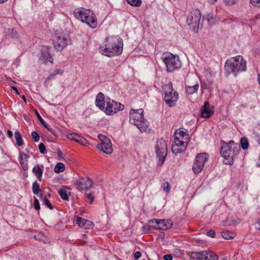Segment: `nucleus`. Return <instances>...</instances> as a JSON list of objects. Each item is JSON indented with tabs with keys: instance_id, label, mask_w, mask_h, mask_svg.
Listing matches in <instances>:
<instances>
[{
	"instance_id": "a19ab883",
	"label": "nucleus",
	"mask_w": 260,
	"mask_h": 260,
	"mask_svg": "<svg viewBox=\"0 0 260 260\" xmlns=\"http://www.w3.org/2000/svg\"><path fill=\"white\" fill-rule=\"evenodd\" d=\"M39 149L40 152L42 154H45L47 153V151L46 150V147L45 145L43 143H41L39 145Z\"/></svg>"
},
{
	"instance_id": "bf43d9fd",
	"label": "nucleus",
	"mask_w": 260,
	"mask_h": 260,
	"mask_svg": "<svg viewBox=\"0 0 260 260\" xmlns=\"http://www.w3.org/2000/svg\"><path fill=\"white\" fill-rule=\"evenodd\" d=\"M12 89H13L14 90H15V91L16 92V93L18 94H19V92H18V90H17V89L16 88V87H14V86H12L11 87Z\"/></svg>"
},
{
	"instance_id": "4d7b16f0",
	"label": "nucleus",
	"mask_w": 260,
	"mask_h": 260,
	"mask_svg": "<svg viewBox=\"0 0 260 260\" xmlns=\"http://www.w3.org/2000/svg\"><path fill=\"white\" fill-rule=\"evenodd\" d=\"M8 136L9 138H11L13 136V133L10 130H8L7 132Z\"/></svg>"
},
{
	"instance_id": "473e14b6",
	"label": "nucleus",
	"mask_w": 260,
	"mask_h": 260,
	"mask_svg": "<svg viewBox=\"0 0 260 260\" xmlns=\"http://www.w3.org/2000/svg\"><path fill=\"white\" fill-rule=\"evenodd\" d=\"M235 234L234 233L229 231H223L222 233V237L226 240L233 239L235 237Z\"/></svg>"
},
{
	"instance_id": "1a4fd4ad",
	"label": "nucleus",
	"mask_w": 260,
	"mask_h": 260,
	"mask_svg": "<svg viewBox=\"0 0 260 260\" xmlns=\"http://www.w3.org/2000/svg\"><path fill=\"white\" fill-rule=\"evenodd\" d=\"M124 108L123 105L116 102L110 99H106V106L103 110L107 115H113L117 113L119 110H122Z\"/></svg>"
},
{
	"instance_id": "aec40b11",
	"label": "nucleus",
	"mask_w": 260,
	"mask_h": 260,
	"mask_svg": "<svg viewBox=\"0 0 260 260\" xmlns=\"http://www.w3.org/2000/svg\"><path fill=\"white\" fill-rule=\"evenodd\" d=\"M76 221L79 226L86 229H89L93 226L92 222L89 220L82 218L80 217H77Z\"/></svg>"
},
{
	"instance_id": "72a5a7b5",
	"label": "nucleus",
	"mask_w": 260,
	"mask_h": 260,
	"mask_svg": "<svg viewBox=\"0 0 260 260\" xmlns=\"http://www.w3.org/2000/svg\"><path fill=\"white\" fill-rule=\"evenodd\" d=\"M158 219H153L148 221V226L153 229H158Z\"/></svg>"
},
{
	"instance_id": "20e7f679",
	"label": "nucleus",
	"mask_w": 260,
	"mask_h": 260,
	"mask_svg": "<svg viewBox=\"0 0 260 260\" xmlns=\"http://www.w3.org/2000/svg\"><path fill=\"white\" fill-rule=\"evenodd\" d=\"M189 140V136L186 132L177 130L175 133L174 144L172 146L173 153L177 154L184 151Z\"/></svg>"
},
{
	"instance_id": "5fc2aeb1",
	"label": "nucleus",
	"mask_w": 260,
	"mask_h": 260,
	"mask_svg": "<svg viewBox=\"0 0 260 260\" xmlns=\"http://www.w3.org/2000/svg\"><path fill=\"white\" fill-rule=\"evenodd\" d=\"M55 76V75L53 73H52L48 76L47 80H51L52 79L54 78Z\"/></svg>"
},
{
	"instance_id": "423d86ee",
	"label": "nucleus",
	"mask_w": 260,
	"mask_h": 260,
	"mask_svg": "<svg viewBox=\"0 0 260 260\" xmlns=\"http://www.w3.org/2000/svg\"><path fill=\"white\" fill-rule=\"evenodd\" d=\"M163 61L166 64L167 71L168 72H174L181 66L178 56L172 54H166L163 59Z\"/></svg>"
},
{
	"instance_id": "39448f33",
	"label": "nucleus",
	"mask_w": 260,
	"mask_h": 260,
	"mask_svg": "<svg viewBox=\"0 0 260 260\" xmlns=\"http://www.w3.org/2000/svg\"><path fill=\"white\" fill-rule=\"evenodd\" d=\"M163 88L166 103L170 107L174 106L178 100L179 95L176 91L174 90L172 83H169L165 85Z\"/></svg>"
},
{
	"instance_id": "e2e57ef3",
	"label": "nucleus",
	"mask_w": 260,
	"mask_h": 260,
	"mask_svg": "<svg viewBox=\"0 0 260 260\" xmlns=\"http://www.w3.org/2000/svg\"><path fill=\"white\" fill-rule=\"evenodd\" d=\"M258 83H259V84H260V74H258Z\"/></svg>"
},
{
	"instance_id": "a18cd8bd",
	"label": "nucleus",
	"mask_w": 260,
	"mask_h": 260,
	"mask_svg": "<svg viewBox=\"0 0 260 260\" xmlns=\"http://www.w3.org/2000/svg\"><path fill=\"white\" fill-rule=\"evenodd\" d=\"M250 3L254 6L260 7V0H250Z\"/></svg>"
},
{
	"instance_id": "f257e3e1",
	"label": "nucleus",
	"mask_w": 260,
	"mask_h": 260,
	"mask_svg": "<svg viewBox=\"0 0 260 260\" xmlns=\"http://www.w3.org/2000/svg\"><path fill=\"white\" fill-rule=\"evenodd\" d=\"M123 49V41L119 36H111L106 39L105 44L100 47V52L108 57L119 55Z\"/></svg>"
},
{
	"instance_id": "c9c22d12",
	"label": "nucleus",
	"mask_w": 260,
	"mask_h": 260,
	"mask_svg": "<svg viewBox=\"0 0 260 260\" xmlns=\"http://www.w3.org/2000/svg\"><path fill=\"white\" fill-rule=\"evenodd\" d=\"M128 4L135 7H139L142 4L141 0H126Z\"/></svg>"
},
{
	"instance_id": "dca6fc26",
	"label": "nucleus",
	"mask_w": 260,
	"mask_h": 260,
	"mask_svg": "<svg viewBox=\"0 0 260 260\" xmlns=\"http://www.w3.org/2000/svg\"><path fill=\"white\" fill-rule=\"evenodd\" d=\"M213 113V109L211 107L209 103L208 102H205L201 109V116L205 118H208L211 116Z\"/></svg>"
},
{
	"instance_id": "9d476101",
	"label": "nucleus",
	"mask_w": 260,
	"mask_h": 260,
	"mask_svg": "<svg viewBox=\"0 0 260 260\" xmlns=\"http://www.w3.org/2000/svg\"><path fill=\"white\" fill-rule=\"evenodd\" d=\"M98 138L101 141V143L97 145V148L107 154H111L113 148L110 139L102 134L99 135Z\"/></svg>"
},
{
	"instance_id": "f3484780",
	"label": "nucleus",
	"mask_w": 260,
	"mask_h": 260,
	"mask_svg": "<svg viewBox=\"0 0 260 260\" xmlns=\"http://www.w3.org/2000/svg\"><path fill=\"white\" fill-rule=\"evenodd\" d=\"M67 137L69 139L74 141L83 145L86 144L87 143V140L85 138L76 133L68 134Z\"/></svg>"
},
{
	"instance_id": "5701e85b",
	"label": "nucleus",
	"mask_w": 260,
	"mask_h": 260,
	"mask_svg": "<svg viewBox=\"0 0 260 260\" xmlns=\"http://www.w3.org/2000/svg\"><path fill=\"white\" fill-rule=\"evenodd\" d=\"M158 224V229L167 230L172 227L173 223L170 219H159Z\"/></svg>"
},
{
	"instance_id": "2f4dec72",
	"label": "nucleus",
	"mask_w": 260,
	"mask_h": 260,
	"mask_svg": "<svg viewBox=\"0 0 260 260\" xmlns=\"http://www.w3.org/2000/svg\"><path fill=\"white\" fill-rule=\"evenodd\" d=\"M65 170V166L63 163L58 162L54 169V172L57 173L62 172Z\"/></svg>"
},
{
	"instance_id": "a211bd4d",
	"label": "nucleus",
	"mask_w": 260,
	"mask_h": 260,
	"mask_svg": "<svg viewBox=\"0 0 260 260\" xmlns=\"http://www.w3.org/2000/svg\"><path fill=\"white\" fill-rule=\"evenodd\" d=\"M40 59L43 61L45 63L48 62L53 63V59L50 55L48 47H44L42 49Z\"/></svg>"
},
{
	"instance_id": "e433bc0d",
	"label": "nucleus",
	"mask_w": 260,
	"mask_h": 260,
	"mask_svg": "<svg viewBox=\"0 0 260 260\" xmlns=\"http://www.w3.org/2000/svg\"><path fill=\"white\" fill-rule=\"evenodd\" d=\"M208 259L207 260H218V256L210 251H207Z\"/></svg>"
},
{
	"instance_id": "0e129e2a",
	"label": "nucleus",
	"mask_w": 260,
	"mask_h": 260,
	"mask_svg": "<svg viewBox=\"0 0 260 260\" xmlns=\"http://www.w3.org/2000/svg\"><path fill=\"white\" fill-rule=\"evenodd\" d=\"M22 97L23 100L26 102V99H25V96L24 95H22Z\"/></svg>"
},
{
	"instance_id": "ddd939ff",
	"label": "nucleus",
	"mask_w": 260,
	"mask_h": 260,
	"mask_svg": "<svg viewBox=\"0 0 260 260\" xmlns=\"http://www.w3.org/2000/svg\"><path fill=\"white\" fill-rule=\"evenodd\" d=\"M84 14L86 15H84L83 22L86 23L92 28H95L98 24L97 19L93 11L89 9V12Z\"/></svg>"
},
{
	"instance_id": "f03ea898",
	"label": "nucleus",
	"mask_w": 260,
	"mask_h": 260,
	"mask_svg": "<svg viewBox=\"0 0 260 260\" xmlns=\"http://www.w3.org/2000/svg\"><path fill=\"white\" fill-rule=\"evenodd\" d=\"M239 147L233 141H231L228 143H224L221 148L220 154L224 158V164L233 165L234 157L239 153Z\"/></svg>"
},
{
	"instance_id": "49530a36",
	"label": "nucleus",
	"mask_w": 260,
	"mask_h": 260,
	"mask_svg": "<svg viewBox=\"0 0 260 260\" xmlns=\"http://www.w3.org/2000/svg\"><path fill=\"white\" fill-rule=\"evenodd\" d=\"M207 235L209 237L214 238L215 236V233L214 231L210 230L207 232Z\"/></svg>"
},
{
	"instance_id": "603ef678",
	"label": "nucleus",
	"mask_w": 260,
	"mask_h": 260,
	"mask_svg": "<svg viewBox=\"0 0 260 260\" xmlns=\"http://www.w3.org/2000/svg\"><path fill=\"white\" fill-rule=\"evenodd\" d=\"M255 228L256 229L260 230V219L255 223Z\"/></svg>"
},
{
	"instance_id": "412c9836",
	"label": "nucleus",
	"mask_w": 260,
	"mask_h": 260,
	"mask_svg": "<svg viewBox=\"0 0 260 260\" xmlns=\"http://www.w3.org/2000/svg\"><path fill=\"white\" fill-rule=\"evenodd\" d=\"M191 258L199 260H207L208 259L207 251H202L199 252H191L189 254Z\"/></svg>"
},
{
	"instance_id": "c85d7f7f",
	"label": "nucleus",
	"mask_w": 260,
	"mask_h": 260,
	"mask_svg": "<svg viewBox=\"0 0 260 260\" xmlns=\"http://www.w3.org/2000/svg\"><path fill=\"white\" fill-rule=\"evenodd\" d=\"M19 163L21 165L22 169L26 171L28 169L27 161L24 159L22 154L20 153L19 157Z\"/></svg>"
},
{
	"instance_id": "cd10ccee",
	"label": "nucleus",
	"mask_w": 260,
	"mask_h": 260,
	"mask_svg": "<svg viewBox=\"0 0 260 260\" xmlns=\"http://www.w3.org/2000/svg\"><path fill=\"white\" fill-rule=\"evenodd\" d=\"M35 114L37 118H38L40 122L42 124V125L47 129L48 131H49L51 133L54 134L52 128H51L50 127L48 126V125L45 122V121L43 120V119L42 118V117L40 116L39 112L35 110Z\"/></svg>"
},
{
	"instance_id": "864d4df0",
	"label": "nucleus",
	"mask_w": 260,
	"mask_h": 260,
	"mask_svg": "<svg viewBox=\"0 0 260 260\" xmlns=\"http://www.w3.org/2000/svg\"><path fill=\"white\" fill-rule=\"evenodd\" d=\"M57 154L59 157H62V153L59 148L57 149Z\"/></svg>"
},
{
	"instance_id": "ea45409f",
	"label": "nucleus",
	"mask_w": 260,
	"mask_h": 260,
	"mask_svg": "<svg viewBox=\"0 0 260 260\" xmlns=\"http://www.w3.org/2000/svg\"><path fill=\"white\" fill-rule=\"evenodd\" d=\"M162 187L165 192H169L170 191L171 187L168 182H165L163 184Z\"/></svg>"
},
{
	"instance_id": "69168bd1",
	"label": "nucleus",
	"mask_w": 260,
	"mask_h": 260,
	"mask_svg": "<svg viewBox=\"0 0 260 260\" xmlns=\"http://www.w3.org/2000/svg\"><path fill=\"white\" fill-rule=\"evenodd\" d=\"M258 143L260 144V137H258Z\"/></svg>"
},
{
	"instance_id": "6ab92c4d",
	"label": "nucleus",
	"mask_w": 260,
	"mask_h": 260,
	"mask_svg": "<svg viewBox=\"0 0 260 260\" xmlns=\"http://www.w3.org/2000/svg\"><path fill=\"white\" fill-rule=\"evenodd\" d=\"M105 103L106 104V100H105L104 94L102 92L99 93L95 99L96 106L103 110L105 109Z\"/></svg>"
},
{
	"instance_id": "6e6552de",
	"label": "nucleus",
	"mask_w": 260,
	"mask_h": 260,
	"mask_svg": "<svg viewBox=\"0 0 260 260\" xmlns=\"http://www.w3.org/2000/svg\"><path fill=\"white\" fill-rule=\"evenodd\" d=\"M156 153L159 158L160 165H161L165 161L167 154V144L165 140L160 139L157 140L155 146Z\"/></svg>"
},
{
	"instance_id": "7ed1b4c3",
	"label": "nucleus",
	"mask_w": 260,
	"mask_h": 260,
	"mask_svg": "<svg viewBox=\"0 0 260 260\" xmlns=\"http://www.w3.org/2000/svg\"><path fill=\"white\" fill-rule=\"evenodd\" d=\"M225 69L229 74L233 73L235 76L240 72L246 70V62L241 55L226 60Z\"/></svg>"
},
{
	"instance_id": "09e8293b",
	"label": "nucleus",
	"mask_w": 260,
	"mask_h": 260,
	"mask_svg": "<svg viewBox=\"0 0 260 260\" xmlns=\"http://www.w3.org/2000/svg\"><path fill=\"white\" fill-rule=\"evenodd\" d=\"M134 256L135 260H137L141 256V253L139 251H137L134 253Z\"/></svg>"
},
{
	"instance_id": "8fccbe9b",
	"label": "nucleus",
	"mask_w": 260,
	"mask_h": 260,
	"mask_svg": "<svg viewBox=\"0 0 260 260\" xmlns=\"http://www.w3.org/2000/svg\"><path fill=\"white\" fill-rule=\"evenodd\" d=\"M63 72V71L61 69H56L55 71H53V73L56 75L57 74H62Z\"/></svg>"
},
{
	"instance_id": "58836bf2",
	"label": "nucleus",
	"mask_w": 260,
	"mask_h": 260,
	"mask_svg": "<svg viewBox=\"0 0 260 260\" xmlns=\"http://www.w3.org/2000/svg\"><path fill=\"white\" fill-rule=\"evenodd\" d=\"M207 20L209 23L212 25L214 23V18L212 14H209L207 16Z\"/></svg>"
},
{
	"instance_id": "c03bdc74",
	"label": "nucleus",
	"mask_w": 260,
	"mask_h": 260,
	"mask_svg": "<svg viewBox=\"0 0 260 260\" xmlns=\"http://www.w3.org/2000/svg\"><path fill=\"white\" fill-rule=\"evenodd\" d=\"M236 3V0H225V5L228 6H233L235 5Z\"/></svg>"
},
{
	"instance_id": "de8ad7c7",
	"label": "nucleus",
	"mask_w": 260,
	"mask_h": 260,
	"mask_svg": "<svg viewBox=\"0 0 260 260\" xmlns=\"http://www.w3.org/2000/svg\"><path fill=\"white\" fill-rule=\"evenodd\" d=\"M85 195L86 196V197L90 201V203H92L93 201L94 198V197L91 194V193H86Z\"/></svg>"
},
{
	"instance_id": "6e6d98bb",
	"label": "nucleus",
	"mask_w": 260,
	"mask_h": 260,
	"mask_svg": "<svg viewBox=\"0 0 260 260\" xmlns=\"http://www.w3.org/2000/svg\"><path fill=\"white\" fill-rule=\"evenodd\" d=\"M21 153L23 155V156L24 157V159H25L26 160H27V159L29 157V155L26 154H25L24 152H21Z\"/></svg>"
},
{
	"instance_id": "37998d69",
	"label": "nucleus",
	"mask_w": 260,
	"mask_h": 260,
	"mask_svg": "<svg viewBox=\"0 0 260 260\" xmlns=\"http://www.w3.org/2000/svg\"><path fill=\"white\" fill-rule=\"evenodd\" d=\"M34 206L36 210H38L40 208L39 200L36 197H34Z\"/></svg>"
},
{
	"instance_id": "bb28decb",
	"label": "nucleus",
	"mask_w": 260,
	"mask_h": 260,
	"mask_svg": "<svg viewBox=\"0 0 260 260\" xmlns=\"http://www.w3.org/2000/svg\"><path fill=\"white\" fill-rule=\"evenodd\" d=\"M32 192L35 194H40V198H42V190L40 189L39 184L37 182H35L32 185Z\"/></svg>"
},
{
	"instance_id": "4c0bfd02",
	"label": "nucleus",
	"mask_w": 260,
	"mask_h": 260,
	"mask_svg": "<svg viewBox=\"0 0 260 260\" xmlns=\"http://www.w3.org/2000/svg\"><path fill=\"white\" fill-rule=\"evenodd\" d=\"M41 199L43 200V204L45 205L48 208H49L50 209H53V206L47 198L42 196V198H41Z\"/></svg>"
},
{
	"instance_id": "3c124183",
	"label": "nucleus",
	"mask_w": 260,
	"mask_h": 260,
	"mask_svg": "<svg viewBox=\"0 0 260 260\" xmlns=\"http://www.w3.org/2000/svg\"><path fill=\"white\" fill-rule=\"evenodd\" d=\"M164 258L165 260H172L173 256L171 254H166L164 256Z\"/></svg>"
},
{
	"instance_id": "b1692460",
	"label": "nucleus",
	"mask_w": 260,
	"mask_h": 260,
	"mask_svg": "<svg viewBox=\"0 0 260 260\" xmlns=\"http://www.w3.org/2000/svg\"><path fill=\"white\" fill-rule=\"evenodd\" d=\"M141 132H145L148 127L147 122L144 119L134 124Z\"/></svg>"
},
{
	"instance_id": "c756f323",
	"label": "nucleus",
	"mask_w": 260,
	"mask_h": 260,
	"mask_svg": "<svg viewBox=\"0 0 260 260\" xmlns=\"http://www.w3.org/2000/svg\"><path fill=\"white\" fill-rule=\"evenodd\" d=\"M14 137H15V139L16 140L17 144L19 146H22L23 144V141L22 138V136H21L20 133L18 131L15 132L14 133Z\"/></svg>"
},
{
	"instance_id": "f8f14e48",
	"label": "nucleus",
	"mask_w": 260,
	"mask_h": 260,
	"mask_svg": "<svg viewBox=\"0 0 260 260\" xmlns=\"http://www.w3.org/2000/svg\"><path fill=\"white\" fill-rule=\"evenodd\" d=\"M70 44H71V40L67 36H57L53 40L54 47L58 51L62 50Z\"/></svg>"
},
{
	"instance_id": "4468645a",
	"label": "nucleus",
	"mask_w": 260,
	"mask_h": 260,
	"mask_svg": "<svg viewBox=\"0 0 260 260\" xmlns=\"http://www.w3.org/2000/svg\"><path fill=\"white\" fill-rule=\"evenodd\" d=\"M129 122L132 124L144 120L143 110L142 109L131 110L129 112Z\"/></svg>"
},
{
	"instance_id": "f704fd0d",
	"label": "nucleus",
	"mask_w": 260,
	"mask_h": 260,
	"mask_svg": "<svg viewBox=\"0 0 260 260\" xmlns=\"http://www.w3.org/2000/svg\"><path fill=\"white\" fill-rule=\"evenodd\" d=\"M240 145L243 150L247 149L249 147L248 139L245 137L242 138L240 140Z\"/></svg>"
},
{
	"instance_id": "a878e982",
	"label": "nucleus",
	"mask_w": 260,
	"mask_h": 260,
	"mask_svg": "<svg viewBox=\"0 0 260 260\" xmlns=\"http://www.w3.org/2000/svg\"><path fill=\"white\" fill-rule=\"evenodd\" d=\"M32 172L37 177L38 179L41 181L42 180V176L43 175V171L41 169L39 165L35 166L32 169Z\"/></svg>"
},
{
	"instance_id": "7c9ffc66",
	"label": "nucleus",
	"mask_w": 260,
	"mask_h": 260,
	"mask_svg": "<svg viewBox=\"0 0 260 260\" xmlns=\"http://www.w3.org/2000/svg\"><path fill=\"white\" fill-rule=\"evenodd\" d=\"M199 87V84H196L192 86H186V91L189 94H192L197 91Z\"/></svg>"
},
{
	"instance_id": "9b49d317",
	"label": "nucleus",
	"mask_w": 260,
	"mask_h": 260,
	"mask_svg": "<svg viewBox=\"0 0 260 260\" xmlns=\"http://www.w3.org/2000/svg\"><path fill=\"white\" fill-rule=\"evenodd\" d=\"M208 158L207 154L205 153H200L197 155L192 166V170L196 174H199L202 171Z\"/></svg>"
},
{
	"instance_id": "2eb2a0df",
	"label": "nucleus",
	"mask_w": 260,
	"mask_h": 260,
	"mask_svg": "<svg viewBox=\"0 0 260 260\" xmlns=\"http://www.w3.org/2000/svg\"><path fill=\"white\" fill-rule=\"evenodd\" d=\"M76 185L78 189L80 190H87L90 189L93 185L92 180L89 178H82L77 181Z\"/></svg>"
},
{
	"instance_id": "79ce46f5",
	"label": "nucleus",
	"mask_w": 260,
	"mask_h": 260,
	"mask_svg": "<svg viewBox=\"0 0 260 260\" xmlns=\"http://www.w3.org/2000/svg\"><path fill=\"white\" fill-rule=\"evenodd\" d=\"M31 135L32 138H33V139L34 140V141L35 142L39 141V140L40 139V136L37 132H32L31 133Z\"/></svg>"
},
{
	"instance_id": "393cba45",
	"label": "nucleus",
	"mask_w": 260,
	"mask_h": 260,
	"mask_svg": "<svg viewBox=\"0 0 260 260\" xmlns=\"http://www.w3.org/2000/svg\"><path fill=\"white\" fill-rule=\"evenodd\" d=\"M68 188L66 186H63L60 189L58 190V194L60 198L63 200L67 201L69 199L68 194L70 193V191H67Z\"/></svg>"
},
{
	"instance_id": "680f3d73",
	"label": "nucleus",
	"mask_w": 260,
	"mask_h": 260,
	"mask_svg": "<svg viewBox=\"0 0 260 260\" xmlns=\"http://www.w3.org/2000/svg\"><path fill=\"white\" fill-rule=\"evenodd\" d=\"M8 0H0V4H3L7 2Z\"/></svg>"
},
{
	"instance_id": "0eeeda50",
	"label": "nucleus",
	"mask_w": 260,
	"mask_h": 260,
	"mask_svg": "<svg viewBox=\"0 0 260 260\" xmlns=\"http://www.w3.org/2000/svg\"><path fill=\"white\" fill-rule=\"evenodd\" d=\"M201 18V14L199 10H193L187 18V23L194 31L198 32Z\"/></svg>"
},
{
	"instance_id": "13d9d810",
	"label": "nucleus",
	"mask_w": 260,
	"mask_h": 260,
	"mask_svg": "<svg viewBox=\"0 0 260 260\" xmlns=\"http://www.w3.org/2000/svg\"><path fill=\"white\" fill-rule=\"evenodd\" d=\"M150 227L148 225H145L143 227L144 231H145L146 232H147L149 230V228Z\"/></svg>"
},
{
	"instance_id": "052dcab7",
	"label": "nucleus",
	"mask_w": 260,
	"mask_h": 260,
	"mask_svg": "<svg viewBox=\"0 0 260 260\" xmlns=\"http://www.w3.org/2000/svg\"><path fill=\"white\" fill-rule=\"evenodd\" d=\"M216 1L217 0H210L209 3L211 4H214Z\"/></svg>"
},
{
	"instance_id": "4be33fe9",
	"label": "nucleus",
	"mask_w": 260,
	"mask_h": 260,
	"mask_svg": "<svg viewBox=\"0 0 260 260\" xmlns=\"http://www.w3.org/2000/svg\"><path fill=\"white\" fill-rule=\"evenodd\" d=\"M89 12V9H86L83 8H78L74 11V15L77 19L80 20L83 22L84 13H87ZM86 15L85 14V16Z\"/></svg>"
}]
</instances>
